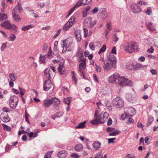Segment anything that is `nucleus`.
<instances>
[{
    "instance_id": "obj_1",
    "label": "nucleus",
    "mask_w": 158,
    "mask_h": 158,
    "mask_svg": "<svg viewBox=\"0 0 158 158\" xmlns=\"http://www.w3.org/2000/svg\"><path fill=\"white\" fill-rule=\"evenodd\" d=\"M99 113V111L96 110L95 111L94 115V119L90 121V123L92 124L96 125L98 123H103L108 117L109 114L106 112H102L98 116Z\"/></svg>"
},
{
    "instance_id": "obj_2",
    "label": "nucleus",
    "mask_w": 158,
    "mask_h": 158,
    "mask_svg": "<svg viewBox=\"0 0 158 158\" xmlns=\"http://www.w3.org/2000/svg\"><path fill=\"white\" fill-rule=\"evenodd\" d=\"M116 60L114 55L110 54L107 60L104 61L103 68L106 71L110 70L112 68L115 67Z\"/></svg>"
},
{
    "instance_id": "obj_3",
    "label": "nucleus",
    "mask_w": 158,
    "mask_h": 158,
    "mask_svg": "<svg viewBox=\"0 0 158 158\" xmlns=\"http://www.w3.org/2000/svg\"><path fill=\"white\" fill-rule=\"evenodd\" d=\"M124 48L125 51L131 53L138 50V46L136 42L131 41L127 43L124 46Z\"/></svg>"
},
{
    "instance_id": "obj_4",
    "label": "nucleus",
    "mask_w": 158,
    "mask_h": 158,
    "mask_svg": "<svg viewBox=\"0 0 158 158\" xmlns=\"http://www.w3.org/2000/svg\"><path fill=\"white\" fill-rule=\"evenodd\" d=\"M133 83L131 80L125 78L123 77L119 76L118 79L117 80V84L121 86H125L127 85L131 86Z\"/></svg>"
},
{
    "instance_id": "obj_5",
    "label": "nucleus",
    "mask_w": 158,
    "mask_h": 158,
    "mask_svg": "<svg viewBox=\"0 0 158 158\" xmlns=\"http://www.w3.org/2000/svg\"><path fill=\"white\" fill-rule=\"evenodd\" d=\"M86 59L83 58L80 59L79 60V62L81 63L79 65L78 71L82 73L83 77L84 76V74L86 70Z\"/></svg>"
},
{
    "instance_id": "obj_6",
    "label": "nucleus",
    "mask_w": 158,
    "mask_h": 158,
    "mask_svg": "<svg viewBox=\"0 0 158 158\" xmlns=\"http://www.w3.org/2000/svg\"><path fill=\"white\" fill-rule=\"evenodd\" d=\"M1 25L7 29L13 30L14 31H16V26L13 24H11L9 21H5L1 24Z\"/></svg>"
},
{
    "instance_id": "obj_7",
    "label": "nucleus",
    "mask_w": 158,
    "mask_h": 158,
    "mask_svg": "<svg viewBox=\"0 0 158 158\" xmlns=\"http://www.w3.org/2000/svg\"><path fill=\"white\" fill-rule=\"evenodd\" d=\"M19 98L15 96H11L10 99L9 105L13 109L15 108L17 105Z\"/></svg>"
},
{
    "instance_id": "obj_8",
    "label": "nucleus",
    "mask_w": 158,
    "mask_h": 158,
    "mask_svg": "<svg viewBox=\"0 0 158 158\" xmlns=\"http://www.w3.org/2000/svg\"><path fill=\"white\" fill-rule=\"evenodd\" d=\"M63 42L64 45L63 51L64 52L70 51L71 49V45L72 43V40L70 39H67L63 40Z\"/></svg>"
},
{
    "instance_id": "obj_9",
    "label": "nucleus",
    "mask_w": 158,
    "mask_h": 158,
    "mask_svg": "<svg viewBox=\"0 0 158 158\" xmlns=\"http://www.w3.org/2000/svg\"><path fill=\"white\" fill-rule=\"evenodd\" d=\"M20 7H18L15 8L12 11V15L14 20L16 22H19L20 20L19 13Z\"/></svg>"
},
{
    "instance_id": "obj_10",
    "label": "nucleus",
    "mask_w": 158,
    "mask_h": 158,
    "mask_svg": "<svg viewBox=\"0 0 158 158\" xmlns=\"http://www.w3.org/2000/svg\"><path fill=\"white\" fill-rule=\"evenodd\" d=\"M95 24V21L91 18L86 19L84 20V25L85 27L91 28Z\"/></svg>"
},
{
    "instance_id": "obj_11",
    "label": "nucleus",
    "mask_w": 158,
    "mask_h": 158,
    "mask_svg": "<svg viewBox=\"0 0 158 158\" xmlns=\"http://www.w3.org/2000/svg\"><path fill=\"white\" fill-rule=\"evenodd\" d=\"M113 103L116 107L120 108L124 106V102L123 100L119 97L115 98L113 101Z\"/></svg>"
},
{
    "instance_id": "obj_12",
    "label": "nucleus",
    "mask_w": 158,
    "mask_h": 158,
    "mask_svg": "<svg viewBox=\"0 0 158 158\" xmlns=\"http://www.w3.org/2000/svg\"><path fill=\"white\" fill-rule=\"evenodd\" d=\"M119 76L118 73L114 74L109 77V82L112 83L115 82L117 84V80L118 79Z\"/></svg>"
},
{
    "instance_id": "obj_13",
    "label": "nucleus",
    "mask_w": 158,
    "mask_h": 158,
    "mask_svg": "<svg viewBox=\"0 0 158 158\" xmlns=\"http://www.w3.org/2000/svg\"><path fill=\"white\" fill-rule=\"evenodd\" d=\"M106 131L110 133L109 134L110 136L116 135L120 133L119 131L116 130L114 128L111 127L107 128Z\"/></svg>"
},
{
    "instance_id": "obj_14",
    "label": "nucleus",
    "mask_w": 158,
    "mask_h": 158,
    "mask_svg": "<svg viewBox=\"0 0 158 158\" xmlns=\"http://www.w3.org/2000/svg\"><path fill=\"white\" fill-rule=\"evenodd\" d=\"M53 86L51 80H48L46 81L44 86V89L45 90H48Z\"/></svg>"
},
{
    "instance_id": "obj_15",
    "label": "nucleus",
    "mask_w": 158,
    "mask_h": 158,
    "mask_svg": "<svg viewBox=\"0 0 158 158\" xmlns=\"http://www.w3.org/2000/svg\"><path fill=\"white\" fill-rule=\"evenodd\" d=\"M131 10L134 12L137 13L141 11L140 7L137 5V4H132L131 6Z\"/></svg>"
},
{
    "instance_id": "obj_16",
    "label": "nucleus",
    "mask_w": 158,
    "mask_h": 158,
    "mask_svg": "<svg viewBox=\"0 0 158 158\" xmlns=\"http://www.w3.org/2000/svg\"><path fill=\"white\" fill-rule=\"evenodd\" d=\"M126 68L129 70H132L136 69L138 67L137 64L131 62H129L127 64Z\"/></svg>"
},
{
    "instance_id": "obj_17",
    "label": "nucleus",
    "mask_w": 158,
    "mask_h": 158,
    "mask_svg": "<svg viewBox=\"0 0 158 158\" xmlns=\"http://www.w3.org/2000/svg\"><path fill=\"white\" fill-rule=\"evenodd\" d=\"M64 61L61 62L59 64V66L58 68V70L60 74H64L65 72V70L64 69Z\"/></svg>"
},
{
    "instance_id": "obj_18",
    "label": "nucleus",
    "mask_w": 158,
    "mask_h": 158,
    "mask_svg": "<svg viewBox=\"0 0 158 158\" xmlns=\"http://www.w3.org/2000/svg\"><path fill=\"white\" fill-rule=\"evenodd\" d=\"M52 74V72L50 68H48L45 70L44 72V76L48 80H49L50 78V75Z\"/></svg>"
},
{
    "instance_id": "obj_19",
    "label": "nucleus",
    "mask_w": 158,
    "mask_h": 158,
    "mask_svg": "<svg viewBox=\"0 0 158 158\" xmlns=\"http://www.w3.org/2000/svg\"><path fill=\"white\" fill-rule=\"evenodd\" d=\"M75 35L77 41L80 42L81 39L80 31L79 30H76L75 31Z\"/></svg>"
},
{
    "instance_id": "obj_20",
    "label": "nucleus",
    "mask_w": 158,
    "mask_h": 158,
    "mask_svg": "<svg viewBox=\"0 0 158 158\" xmlns=\"http://www.w3.org/2000/svg\"><path fill=\"white\" fill-rule=\"evenodd\" d=\"M67 155V153L64 150L62 151L59 152L57 154L58 157L60 158H64Z\"/></svg>"
},
{
    "instance_id": "obj_21",
    "label": "nucleus",
    "mask_w": 158,
    "mask_h": 158,
    "mask_svg": "<svg viewBox=\"0 0 158 158\" xmlns=\"http://www.w3.org/2000/svg\"><path fill=\"white\" fill-rule=\"evenodd\" d=\"M74 148L76 151L80 152L83 150V147L81 144L79 143L76 144L74 146Z\"/></svg>"
},
{
    "instance_id": "obj_22",
    "label": "nucleus",
    "mask_w": 158,
    "mask_h": 158,
    "mask_svg": "<svg viewBox=\"0 0 158 158\" xmlns=\"http://www.w3.org/2000/svg\"><path fill=\"white\" fill-rule=\"evenodd\" d=\"M84 56L85 57H87L89 60H91L93 57V55L90 54L89 52L87 51H85L84 52Z\"/></svg>"
},
{
    "instance_id": "obj_23",
    "label": "nucleus",
    "mask_w": 158,
    "mask_h": 158,
    "mask_svg": "<svg viewBox=\"0 0 158 158\" xmlns=\"http://www.w3.org/2000/svg\"><path fill=\"white\" fill-rule=\"evenodd\" d=\"M53 103V100L51 99H46L44 101V106L46 107H48L51 104Z\"/></svg>"
},
{
    "instance_id": "obj_24",
    "label": "nucleus",
    "mask_w": 158,
    "mask_h": 158,
    "mask_svg": "<svg viewBox=\"0 0 158 158\" xmlns=\"http://www.w3.org/2000/svg\"><path fill=\"white\" fill-rule=\"evenodd\" d=\"M147 27L151 31H154L155 30V28L152 25V23L151 22H148L146 24Z\"/></svg>"
},
{
    "instance_id": "obj_25",
    "label": "nucleus",
    "mask_w": 158,
    "mask_h": 158,
    "mask_svg": "<svg viewBox=\"0 0 158 158\" xmlns=\"http://www.w3.org/2000/svg\"><path fill=\"white\" fill-rule=\"evenodd\" d=\"M103 154L102 153V152L97 153L94 158H107L106 154H105L103 156Z\"/></svg>"
},
{
    "instance_id": "obj_26",
    "label": "nucleus",
    "mask_w": 158,
    "mask_h": 158,
    "mask_svg": "<svg viewBox=\"0 0 158 158\" xmlns=\"http://www.w3.org/2000/svg\"><path fill=\"white\" fill-rule=\"evenodd\" d=\"M7 19V15L6 14L4 13L0 14V20L2 21Z\"/></svg>"
},
{
    "instance_id": "obj_27",
    "label": "nucleus",
    "mask_w": 158,
    "mask_h": 158,
    "mask_svg": "<svg viewBox=\"0 0 158 158\" xmlns=\"http://www.w3.org/2000/svg\"><path fill=\"white\" fill-rule=\"evenodd\" d=\"M53 104L55 106H58L60 104V101L59 99L56 98H53Z\"/></svg>"
},
{
    "instance_id": "obj_28",
    "label": "nucleus",
    "mask_w": 158,
    "mask_h": 158,
    "mask_svg": "<svg viewBox=\"0 0 158 158\" xmlns=\"http://www.w3.org/2000/svg\"><path fill=\"white\" fill-rule=\"evenodd\" d=\"M86 123V122L85 121L84 122L80 123L79 124L78 126H76L75 128L76 129L82 128L85 127V124Z\"/></svg>"
},
{
    "instance_id": "obj_29",
    "label": "nucleus",
    "mask_w": 158,
    "mask_h": 158,
    "mask_svg": "<svg viewBox=\"0 0 158 158\" xmlns=\"http://www.w3.org/2000/svg\"><path fill=\"white\" fill-rule=\"evenodd\" d=\"M135 110L133 107H131L129 108L127 110L128 113L130 114H134L135 113Z\"/></svg>"
},
{
    "instance_id": "obj_30",
    "label": "nucleus",
    "mask_w": 158,
    "mask_h": 158,
    "mask_svg": "<svg viewBox=\"0 0 158 158\" xmlns=\"http://www.w3.org/2000/svg\"><path fill=\"white\" fill-rule=\"evenodd\" d=\"M134 120L131 117H128L127 118V123L128 125L134 123Z\"/></svg>"
},
{
    "instance_id": "obj_31",
    "label": "nucleus",
    "mask_w": 158,
    "mask_h": 158,
    "mask_svg": "<svg viewBox=\"0 0 158 158\" xmlns=\"http://www.w3.org/2000/svg\"><path fill=\"white\" fill-rule=\"evenodd\" d=\"M100 146V143L98 142H95L93 144V147L96 149L99 148Z\"/></svg>"
},
{
    "instance_id": "obj_32",
    "label": "nucleus",
    "mask_w": 158,
    "mask_h": 158,
    "mask_svg": "<svg viewBox=\"0 0 158 158\" xmlns=\"http://www.w3.org/2000/svg\"><path fill=\"white\" fill-rule=\"evenodd\" d=\"M76 56L78 57H81L80 60V59H81V58L82 59L84 58H83V53L82 52H81V51L78 52L76 54Z\"/></svg>"
},
{
    "instance_id": "obj_33",
    "label": "nucleus",
    "mask_w": 158,
    "mask_h": 158,
    "mask_svg": "<svg viewBox=\"0 0 158 158\" xmlns=\"http://www.w3.org/2000/svg\"><path fill=\"white\" fill-rule=\"evenodd\" d=\"M71 26L72 25H70L69 23L67 22L63 27V29L65 31H66L69 29Z\"/></svg>"
},
{
    "instance_id": "obj_34",
    "label": "nucleus",
    "mask_w": 158,
    "mask_h": 158,
    "mask_svg": "<svg viewBox=\"0 0 158 158\" xmlns=\"http://www.w3.org/2000/svg\"><path fill=\"white\" fill-rule=\"evenodd\" d=\"M2 126L4 130L7 131H10L11 130V128L5 124H2Z\"/></svg>"
},
{
    "instance_id": "obj_35",
    "label": "nucleus",
    "mask_w": 158,
    "mask_h": 158,
    "mask_svg": "<svg viewBox=\"0 0 158 158\" xmlns=\"http://www.w3.org/2000/svg\"><path fill=\"white\" fill-rule=\"evenodd\" d=\"M147 3L144 1H140L138 2L137 3V5L140 7L141 6L143 5V6H146L147 5Z\"/></svg>"
},
{
    "instance_id": "obj_36",
    "label": "nucleus",
    "mask_w": 158,
    "mask_h": 158,
    "mask_svg": "<svg viewBox=\"0 0 158 158\" xmlns=\"http://www.w3.org/2000/svg\"><path fill=\"white\" fill-rule=\"evenodd\" d=\"M27 135L29 137L31 138L32 137H36L37 135V134L36 133H34L33 132H31L28 134Z\"/></svg>"
},
{
    "instance_id": "obj_37",
    "label": "nucleus",
    "mask_w": 158,
    "mask_h": 158,
    "mask_svg": "<svg viewBox=\"0 0 158 158\" xmlns=\"http://www.w3.org/2000/svg\"><path fill=\"white\" fill-rule=\"evenodd\" d=\"M153 121V117L151 116H149L148 117V123H147L148 124V125H150L152 123V122Z\"/></svg>"
},
{
    "instance_id": "obj_38",
    "label": "nucleus",
    "mask_w": 158,
    "mask_h": 158,
    "mask_svg": "<svg viewBox=\"0 0 158 158\" xmlns=\"http://www.w3.org/2000/svg\"><path fill=\"white\" fill-rule=\"evenodd\" d=\"M106 49V45H103L101 48L100 50L98 52L99 54H101V53L104 52Z\"/></svg>"
},
{
    "instance_id": "obj_39",
    "label": "nucleus",
    "mask_w": 158,
    "mask_h": 158,
    "mask_svg": "<svg viewBox=\"0 0 158 158\" xmlns=\"http://www.w3.org/2000/svg\"><path fill=\"white\" fill-rule=\"evenodd\" d=\"M71 98L70 97L64 99V102L67 104L68 105H69L71 102Z\"/></svg>"
},
{
    "instance_id": "obj_40",
    "label": "nucleus",
    "mask_w": 158,
    "mask_h": 158,
    "mask_svg": "<svg viewBox=\"0 0 158 158\" xmlns=\"http://www.w3.org/2000/svg\"><path fill=\"white\" fill-rule=\"evenodd\" d=\"M33 27V26H32L31 25L27 26L26 27H24L22 28V30L23 31H26L29 29L31 28H32Z\"/></svg>"
},
{
    "instance_id": "obj_41",
    "label": "nucleus",
    "mask_w": 158,
    "mask_h": 158,
    "mask_svg": "<svg viewBox=\"0 0 158 158\" xmlns=\"http://www.w3.org/2000/svg\"><path fill=\"white\" fill-rule=\"evenodd\" d=\"M3 121L5 123H7L9 122L10 121V119L8 116H6L4 117L3 118Z\"/></svg>"
},
{
    "instance_id": "obj_42",
    "label": "nucleus",
    "mask_w": 158,
    "mask_h": 158,
    "mask_svg": "<svg viewBox=\"0 0 158 158\" xmlns=\"http://www.w3.org/2000/svg\"><path fill=\"white\" fill-rule=\"evenodd\" d=\"M16 38V36L14 34H11L9 37L10 40L11 41H14Z\"/></svg>"
},
{
    "instance_id": "obj_43",
    "label": "nucleus",
    "mask_w": 158,
    "mask_h": 158,
    "mask_svg": "<svg viewBox=\"0 0 158 158\" xmlns=\"http://www.w3.org/2000/svg\"><path fill=\"white\" fill-rule=\"evenodd\" d=\"M52 152H47L45 155L44 158H51Z\"/></svg>"
},
{
    "instance_id": "obj_44",
    "label": "nucleus",
    "mask_w": 158,
    "mask_h": 158,
    "mask_svg": "<svg viewBox=\"0 0 158 158\" xmlns=\"http://www.w3.org/2000/svg\"><path fill=\"white\" fill-rule=\"evenodd\" d=\"M9 77L13 81H15L16 79V77L13 73L10 74Z\"/></svg>"
},
{
    "instance_id": "obj_45",
    "label": "nucleus",
    "mask_w": 158,
    "mask_h": 158,
    "mask_svg": "<svg viewBox=\"0 0 158 158\" xmlns=\"http://www.w3.org/2000/svg\"><path fill=\"white\" fill-rule=\"evenodd\" d=\"M95 70L97 72H100L101 70L100 66L98 65L97 64H95Z\"/></svg>"
},
{
    "instance_id": "obj_46",
    "label": "nucleus",
    "mask_w": 158,
    "mask_h": 158,
    "mask_svg": "<svg viewBox=\"0 0 158 158\" xmlns=\"http://www.w3.org/2000/svg\"><path fill=\"white\" fill-rule=\"evenodd\" d=\"M84 4L83 3V1H78L76 4V5L74 6L76 7H78L80 6H82Z\"/></svg>"
},
{
    "instance_id": "obj_47",
    "label": "nucleus",
    "mask_w": 158,
    "mask_h": 158,
    "mask_svg": "<svg viewBox=\"0 0 158 158\" xmlns=\"http://www.w3.org/2000/svg\"><path fill=\"white\" fill-rule=\"evenodd\" d=\"M75 19L74 17H72L69 20L68 23H69L70 25L72 26L73 24V23L74 22Z\"/></svg>"
},
{
    "instance_id": "obj_48",
    "label": "nucleus",
    "mask_w": 158,
    "mask_h": 158,
    "mask_svg": "<svg viewBox=\"0 0 158 158\" xmlns=\"http://www.w3.org/2000/svg\"><path fill=\"white\" fill-rule=\"evenodd\" d=\"M145 13L148 15H150L152 13V9L151 8L148 7L147 10L145 11Z\"/></svg>"
},
{
    "instance_id": "obj_49",
    "label": "nucleus",
    "mask_w": 158,
    "mask_h": 158,
    "mask_svg": "<svg viewBox=\"0 0 158 158\" xmlns=\"http://www.w3.org/2000/svg\"><path fill=\"white\" fill-rule=\"evenodd\" d=\"M106 106L108 107V109H111L112 108L111 106V102L109 101H106Z\"/></svg>"
},
{
    "instance_id": "obj_50",
    "label": "nucleus",
    "mask_w": 158,
    "mask_h": 158,
    "mask_svg": "<svg viewBox=\"0 0 158 158\" xmlns=\"http://www.w3.org/2000/svg\"><path fill=\"white\" fill-rule=\"evenodd\" d=\"M70 156L74 158H79L80 156L77 153H74L71 154Z\"/></svg>"
},
{
    "instance_id": "obj_51",
    "label": "nucleus",
    "mask_w": 158,
    "mask_h": 158,
    "mask_svg": "<svg viewBox=\"0 0 158 158\" xmlns=\"http://www.w3.org/2000/svg\"><path fill=\"white\" fill-rule=\"evenodd\" d=\"M96 105L98 109H100L103 106L102 104L100 102H97Z\"/></svg>"
},
{
    "instance_id": "obj_52",
    "label": "nucleus",
    "mask_w": 158,
    "mask_h": 158,
    "mask_svg": "<svg viewBox=\"0 0 158 158\" xmlns=\"http://www.w3.org/2000/svg\"><path fill=\"white\" fill-rule=\"evenodd\" d=\"M49 52L48 54V57L49 58H51L52 57V53L51 50V48L50 47L49 48Z\"/></svg>"
},
{
    "instance_id": "obj_53",
    "label": "nucleus",
    "mask_w": 158,
    "mask_h": 158,
    "mask_svg": "<svg viewBox=\"0 0 158 158\" xmlns=\"http://www.w3.org/2000/svg\"><path fill=\"white\" fill-rule=\"evenodd\" d=\"M92 0H82L84 5L88 4L91 2Z\"/></svg>"
},
{
    "instance_id": "obj_54",
    "label": "nucleus",
    "mask_w": 158,
    "mask_h": 158,
    "mask_svg": "<svg viewBox=\"0 0 158 158\" xmlns=\"http://www.w3.org/2000/svg\"><path fill=\"white\" fill-rule=\"evenodd\" d=\"M75 8H76V7L75 6H74L71 9L70 11L69 12L68 15H67L66 17H68L72 13L74 9Z\"/></svg>"
},
{
    "instance_id": "obj_55",
    "label": "nucleus",
    "mask_w": 158,
    "mask_h": 158,
    "mask_svg": "<svg viewBox=\"0 0 158 158\" xmlns=\"http://www.w3.org/2000/svg\"><path fill=\"white\" fill-rule=\"evenodd\" d=\"M25 116L26 121L28 123H29V121L28 118V117L29 116V115L26 111H25Z\"/></svg>"
},
{
    "instance_id": "obj_56",
    "label": "nucleus",
    "mask_w": 158,
    "mask_h": 158,
    "mask_svg": "<svg viewBox=\"0 0 158 158\" xmlns=\"http://www.w3.org/2000/svg\"><path fill=\"white\" fill-rule=\"evenodd\" d=\"M84 30L85 32V34L84 35V36L85 38H86L87 37L88 35V30L87 29L85 28H84Z\"/></svg>"
},
{
    "instance_id": "obj_57",
    "label": "nucleus",
    "mask_w": 158,
    "mask_h": 158,
    "mask_svg": "<svg viewBox=\"0 0 158 158\" xmlns=\"http://www.w3.org/2000/svg\"><path fill=\"white\" fill-rule=\"evenodd\" d=\"M112 54H116V48L114 46L111 52Z\"/></svg>"
},
{
    "instance_id": "obj_58",
    "label": "nucleus",
    "mask_w": 158,
    "mask_h": 158,
    "mask_svg": "<svg viewBox=\"0 0 158 158\" xmlns=\"http://www.w3.org/2000/svg\"><path fill=\"white\" fill-rule=\"evenodd\" d=\"M144 125L140 122H138L137 123V127H141L143 128L144 127Z\"/></svg>"
},
{
    "instance_id": "obj_59",
    "label": "nucleus",
    "mask_w": 158,
    "mask_h": 158,
    "mask_svg": "<svg viewBox=\"0 0 158 158\" xmlns=\"http://www.w3.org/2000/svg\"><path fill=\"white\" fill-rule=\"evenodd\" d=\"M73 76H72V79L73 81H74L75 82V84H76L77 82V80L76 79V77L75 76V74L73 72Z\"/></svg>"
},
{
    "instance_id": "obj_60",
    "label": "nucleus",
    "mask_w": 158,
    "mask_h": 158,
    "mask_svg": "<svg viewBox=\"0 0 158 158\" xmlns=\"http://www.w3.org/2000/svg\"><path fill=\"white\" fill-rule=\"evenodd\" d=\"M116 139L115 138H110L108 139V143H114V140Z\"/></svg>"
},
{
    "instance_id": "obj_61",
    "label": "nucleus",
    "mask_w": 158,
    "mask_h": 158,
    "mask_svg": "<svg viewBox=\"0 0 158 158\" xmlns=\"http://www.w3.org/2000/svg\"><path fill=\"white\" fill-rule=\"evenodd\" d=\"M154 51V49L153 47H151L147 50V52L149 53H152Z\"/></svg>"
},
{
    "instance_id": "obj_62",
    "label": "nucleus",
    "mask_w": 158,
    "mask_h": 158,
    "mask_svg": "<svg viewBox=\"0 0 158 158\" xmlns=\"http://www.w3.org/2000/svg\"><path fill=\"white\" fill-rule=\"evenodd\" d=\"M6 44L4 43L2 45V46L1 48V50L2 51H3L4 49L6 48Z\"/></svg>"
},
{
    "instance_id": "obj_63",
    "label": "nucleus",
    "mask_w": 158,
    "mask_h": 158,
    "mask_svg": "<svg viewBox=\"0 0 158 158\" xmlns=\"http://www.w3.org/2000/svg\"><path fill=\"white\" fill-rule=\"evenodd\" d=\"M98 10V7H96L94 8L92 10V13L93 14H94L97 13V12Z\"/></svg>"
},
{
    "instance_id": "obj_64",
    "label": "nucleus",
    "mask_w": 158,
    "mask_h": 158,
    "mask_svg": "<svg viewBox=\"0 0 158 158\" xmlns=\"http://www.w3.org/2000/svg\"><path fill=\"white\" fill-rule=\"evenodd\" d=\"M89 47L92 50H94V46L93 43H91L89 44Z\"/></svg>"
}]
</instances>
